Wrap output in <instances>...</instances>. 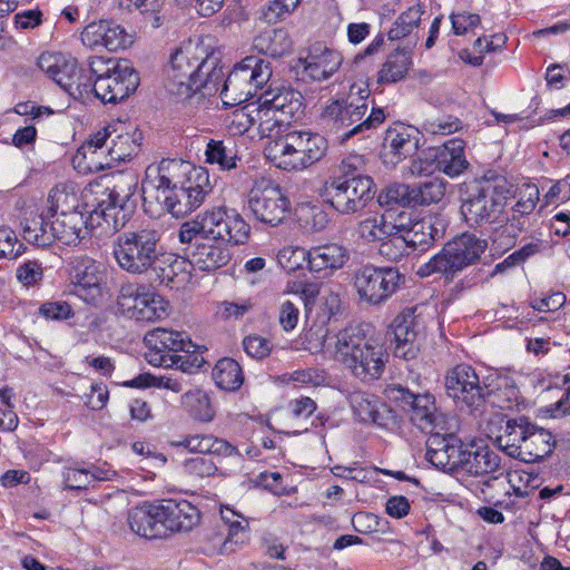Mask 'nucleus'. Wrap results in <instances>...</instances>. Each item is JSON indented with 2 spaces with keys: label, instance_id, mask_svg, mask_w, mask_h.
<instances>
[{
  "label": "nucleus",
  "instance_id": "1",
  "mask_svg": "<svg viewBox=\"0 0 570 570\" xmlns=\"http://www.w3.org/2000/svg\"><path fill=\"white\" fill-rule=\"evenodd\" d=\"M368 97L367 85L353 83L347 95L332 98L322 107L321 127L338 144H344L355 136H366L385 120L382 108L372 107L370 115L366 116Z\"/></svg>",
  "mask_w": 570,
  "mask_h": 570
},
{
  "label": "nucleus",
  "instance_id": "2",
  "mask_svg": "<svg viewBox=\"0 0 570 570\" xmlns=\"http://www.w3.org/2000/svg\"><path fill=\"white\" fill-rule=\"evenodd\" d=\"M368 324L350 325L336 335L335 357L361 381L379 380L389 354Z\"/></svg>",
  "mask_w": 570,
  "mask_h": 570
},
{
  "label": "nucleus",
  "instance_id": "3",
  "mask_svg": "<svg viewBox=\"0 0 570 570\" xmlns=\"http://www.w3.org/2000/svg\"><path fill=\"white\" fill-rule=\"evenodd\" d=\"M145 361L158 367L178 366L183 372L191 373L204 362L197 353V346L184 333L165 327L145 330Z\"/></svg>",
  "mask_w": 570,
  "mask_h": 570
},
{
  "label": "nucleus",
  "instance_id": "4",
  "mask_svg": "<svg viewBox=\"0 0 570 570\" xmlns=\"http://www.w3.org/2000/svg\"><path fill=\"white\" fill-rule=\"evenodd\" d=\"M510 196L511 186L503 177L473 181L462 198V215L470 226L495 223Z\"/></svg>",
  "mask_w": 570,
  "mask_h": 570
},
{
  "label": "nucleus",
  "instance_id": "5",
  "mask_svg": "<svg viewBox=\"0 0 570 570\" xmlns=\"http://www.w3.org/2000/svg\"><path fill=\"white\" fill-rule=\"evenodd\" d=\"M487 247L485 239L474 234L463 233L448 242L426 263L420 265L416 275L424 278L439 274L446 282H452L464 268L475 264Z\"/></svg>",
  "mask_w": 570,
  "mask_h": 570
},
{
  "label": "nucleus",
  "instance_id": "6",
  "mask_svg": "<svg viewBox=\"0 0 570 570\" xmlns=\"http://www.w3.org/2000/svg\"><path fill=\"white\" fill-rule=\"evenodd\" d=\"M327 148V139L323 135L292 130L274 141L271 153L277 167L284 170H303L320 161Z\"/></svg>",
  "mask_w": 570,
  "mask_h": 570
},
{
  "label": "nucleus",
  "instance_id": "7",
  "mask_svg": "<svg viewBox=\"0 0 570 570\" xmlns=\"http://www.w3.org/2000/svg\"><path fill=\"white\" fill-rule=\"evenodd\" d=\"M90 73L96 77V98L104 104H117L128 98L139 86V73L128 61L115 62L102 57L89 59Z\"/></svg>",
  "mask_w": 570,
  "mask_h": 570
},
{
  "label": "nucleus",
  "instance_id": "8",
  "mask_svg": "<svg viewBox=\"0 0 570 570\" xmlns=\"http://www.w3.org/2000/svg\"><path fill=\"white\" fill-rule=\"evenodd\" d=\"M203 46L191 42L176 48L164 69L163 87L175 101H185L197 94L196 78Z\"/></svg>",
  "mask_w": 570,
  "mask_h": 570
},
{
  "label": "nucleus",
  "instance_id": "9",
  "mask_svg": "<svg viewBox=\"0 0 570 570\" xmlns=\"http://www.w3.org/2000/svg\"><path fill=\"white\" fill-rule=\"evenodd\" d=\"M272 67L261 57L248 56L238 62L224 80L220 98L224 106H238L256 95L268 82Z\"/></svg>",
  "mask_w": 570,
  "mask_h": 570
},
{
  "label": "nucleus",
  "instance_id": "10",
  "mask_svg": "<svg viewBox=\"0 0 570 570\" xmlns=\"http://www.w3.org/2000/svg\"><path fill=\"white\" fill-rule=\"evenodd\" d=\"M372 177L328 178L321 196L325 203L342 216H360L375 197Z\"/></svg>",
  "mask_w": 570,
  "mask_h": 570
},
{
  "label": "nucleus",
  "instance_id": "11",
  "mask_svg": "<svg viewBox=\"0 0 570 570\" xmlns=\"http://www.w3.org/2000/svg\"><path fill=\"white\" fill-rule=\"evenodd\" d=\"M402 275L394 267L367 264L355 269L353 286L361 302L370 305L385 303L400 287Z\"/></svg>",
  "mask_w": 570,
  "mask_h": 570
},
{
  "label": "nucleus",
  "instance_id": "12",
  "mask_svg": "<svg viewBox=\"0 0 570 570\" xmlns=\"http://www.w3.org/2000/svg\"><path fill=\"white\" fill-rule=\"evenodd\" d=\"M387 394L409 411L410 421L422 432L432 434L445 430V416L439 411L432 394H415L400 384L389 386Z\"/></svg>",
  "mask_w": 570,
  "mask_h": 570
},
{
  "label": "nucleus",
  "instance_id": "13",
  "mask_svg": "<svg viewBox=\"0 0 570 570\" xmlns=\"http://www.w3.org/2000/svg\"><path fill=\"white\" fill-rule=\"evenodd\" d=\"M446 394L471 413L484 407V380L481 381L475 370L461 363L448 371L445 375Z\"/></svg>",
  "mask_w": 570,
  "mask_h": 570
},
{
  "label": "nucleus",
  "instance_id": "14",
  "mask_svg": "<svg viewBox=\"0 0 570 570\" xmlns=\"http://www.w3.org/2000/svg\"><path fill=\"white\" fill-rule=\"evenodd\" d=\"M161 233L157 229H145V283L151 287H171L177 259L160 243Z\"/></svg>",
  "mask_w": 570,
  "mask_h": 570
},
{
  "label": "nucleus",
  "instance_id": "15",
  "mask_svg": "<svg viewBox=\"0 0 570 570\" xmlns=\"http://www.w3.org/2000/svg\"><path fill=\"white\" fill-rule=\"evenodd\" d=\"M248 207L259 222L277 226L285 219L289 210V200L279 185L263 178L256 181L252 188Z\"/></svg>",
  "mask_w": 570,
  "mask_h": 570
},
{
  "label": "nucleus",
  "instance_id": "16",
  "mask_svg": "<svg viewBox=\"0 0 570 570\" xmlns=\"http://www.w3.org/2000/svg\"><path fill=\"white\" fill-rule=\"evenodd\" d=\"M212 191V184L208 171L195 176L188 183H183L171 189V196L164 195V205L155 204L154 214L165 215L169 213L173 217H184L198 208Z\"/></svg>",
  "mask_w": 570,
  "mask_h": 570
},
{
  "label": "nucleus",
  "instance_id": "17",
  "mask_svg": "<svg viewBox=\"0 0 570 570\" xmlns=\"http://www.w3.org/2000/svg\"><path fill=\"white\" fill-rule=\"evenodd\" d=\"M69 277L75 293L83 301L96 304L106 292V271L101 264L89 257L71 262Z\"/></svg>",
  "mask_w": 570,
  "mask_h": 570
},
{
  "label": "nucleus",
  "instance_id": "18",
  "mask_svg": "<svg viewBox=\"0 0 570 570\" xmlns=\"http://www.w3.org/2000/svg\"><path fill=\"white\" fill-rule=\"evenodd\" d=\"M207 173L204 167H196L189 161L178 158H167L153 163L145 168V184L155 188H174L188 183Z\"/></svg>",
  "mask_w": 570,
  "mask_h": 570
},
{
  "label": "nucleus",
  "instance_id": "19",
  "mask_svg": "<svg viewBox=\"0 0 570 570\" xmlns=\"http://www.w3.org/2000/svg\"><path fill=\"white\" fill-rule=\"evenodd\" d=\"M206 224L210 239L238 245L246 243L249 237V225L234 208L217 207L207 212Z\"/></svg>",
  "mask_w": 570,
  "mask_h": 570
},
{
  "label": "nucleus",
  "instance_id": "20",
  "mask_svg": "<svg viewBox=\"0 0 570 570\" xmlns=\"http://www.w3.org/2000/svg\"><path fill=\"white\" fill-rule=\"evenodd\" d=\"M393 334V353L403 360L415 358L419 352V338L423 333V325L412 309H404L395 316L391 324Z\"/></svg>",
  "mask_w": 570,
  "mask_h": 570
},
{
  "label": "nucleus",
  "instance_id": "21",
  "mask_svg": "<svg viewBox=\"0 0 570 570\" xmlns=\"http://www.w3.org/2000/svg\"><path fill=\"white\" fill-rule=\"evenodd\" d=\"M463 442L453 433L436 431L426 440V460L435 468L454 472L463 450Z\"/></svg>",
  "mask_w": 570,
  "mask_h": 570
},
{
  "label": "nucleus",
  "instance_id": "22",
  "mask_svg": "<svg viewBox=\"0 0 570 570\" xmlns=\"http://www.w3.org/2000/svg\"><path fill=\"white\" fill-rule=\"evenodd\" d=\"M81 41L91 49L105 48L111 52L125 49L132 42L124 28L108 20L89 23L81 32Z\"/></svg>",
  "mask_w": 570,
  "mask_h": 570
},
{
  "label": "nucleus",
  "instance_id": "23",
  "mask_svg": "<svg viewBox=\"0 0 570 570\" xmlns=\"http://www.w3.org/2000/svg\"><path fill=\"white\" fill-rule=\"evenodd\" d=\"M341 53L323 43L309 47L306 57L299 59L303 75L313 81H324L331 78L341 67Z\"/></svg>",
  "mask_w": 570,
  "mask_h": 570
},
{
  "label": "nucleus",
  "instance_id": "24",
  "mask_svg": "<svg viewBox=\"0 0 570 570\" xmlns=\"http://www.w3.org/2000/svg\"><path fill=\"white\" fill-rule=\"evenodd\" d=\"M419 148L413 130L403 125L390 127L384 132L381 157L386 165L395 166L412 156Z\"/></svg>",
  "mask_w": 570,
  "mask_h": 570
},
{
  "label": "nucleus",
  "instance_id": "25",
  "mask_svg": "<svg viewBox=\"0 0 570 570\" xmlns=\"http://www.w3.org/2000/svg\"><path fill=\"white\" fill-rule=\"evenodd\" d=\"M350 403L354 415L360 422L387 428L395 421L392 409L374 394L361 391L354 392L350 396Z\"/></svg>",
  "mask_w": 570,
  "mask_h": 570
},
{
  "label": "nucleus",
  "instance_id": "26",
  "mask_svg": "<svg viewBox=\"0 0 570 570\" xmlns=\"http://www.w3.org/2000/svg\"><path fill=\"white\" fill-rule=\"evenodd\" d=\"M403 224L405 227L404 235L409 239L410 249L412 250H425L436 239L443 237L445 232L444 223L436 217L413 220L406 213Z\"/></svg>",
  "mask_w": 570,
  "mask_h": 570
},
{
  "label": "nucleus",
  "instance_id": "27",
  "mask_svg": "<svg viewBox=\"0 0 570 570\" xmlns=\"http://www.w3.org/2000/svg\"><path fill=\"white\" fill-rule=\"evenodd\" d=\"M520 391L512 376L491 374L484 379V405L512 409L519 404Z\"/></svg>",
  "mask_w": 570,
  "mask_h": 570
},
{
  "label": "nucleus",
  "instance_id": "28",
  "mask_svg": "<svg viewBox=\"0 0 570 570\" xmlns=\"http://www.w3.org/2000/svg\"><path fill=\"white\" fill-rule=\"evenodd\" d=\"M499 464L500 458L488 446L464 443L455 471H462L470 475H481L494 472Z\"/></svg>",
  "mask_w": 570,
  "mask_h": 570
},
{
  "label": "nucleus",
  "instance_id": "29",
  "mask_svg": "<svg viewBox=\"0 0 570 570\" xmlns=\"http://www.w3.org/2000/svg\"><path fill=\"white\" fill-rule=\"evenodd\" d=\"M350 259L348 249L338 243H326L309 248L308 269L328 275L344 267Z\"/></svg>",
  "mask_w": 570,
  "mask_h": 570
},
{
  "label": "nucleus",
  "instance_id": "30",
  "mask_svg": "<svg viewBox=\"0 0 570 570\" xmlns=\"http://www.w3.org/2000/svg\"><path fill=\"white\" fill-rule=\"evenodd\" d=\"M89 226V218L85 219L83 214L76 208L71 212L62 210L51 222L53 242L58 240L68 246H76L85 238Z\"/></svg>",
  "mask_w": 570,
  "mask_h": 570
},
{
  "label": "nucleus",
  "instance_id": "31",
  "mask_svg": "<svg viewBox=\"0 0 570 570\" xmlns=\"http://www.w3.org/2000/svg\"><path fill=\"white\" fill-rule=\"evenodd\" d=\"M289 122L303 114V96L292 87L268 88L259 98Z\"/></svg>",
  "mask_w": 570,
  "mask_h": 570
},
{
  "label": "nucleus",
  "instance_id": "32",
  "mask_svg": "<svg viewBox=\"0 0 570 570\" xmlns=\"http://www.w3.org/2000/svg\"><path fill=\"white\" fill-rule=\"evenodd\" d=\"M38 67L65 91L68 83L79 71L76 59L60 52H43L39 56Z\"/></svg>",
  "mask_w": 570,
  "mask_h": 570
},
{
  "label": "nucleus",
  "instance_id": "33",
  "mask_svg": "<svg viewBox=\"0 0 570 570\" xmlns=\"http://www.w3.org/2000/svg\"><path fill=\"white\" fill-rule=\"evenodd\" d=\"M169 500L145 502V540L166 539L173 533Z\"/></svg>",
  "mask_w": 570,
  "mask_h": 570
},
{
  "label": "nucleus",
  "instance_id": "34",
  "mask_svg": "<svg viewBox=\"0 0 570 570\" xmlns=\"http://www.w3.org/2000/svg\"><path fill=\"white\" fill-rule=\"evenodd\" d=\"M434 164L439 171L449 177H456L468 167L464 156V142L461 139H450L434 150Z\"/></svg>",
  "mask_w": 570,
  "mask_h": 570
},
{
  "label": "nucleus",
  "instance_id": "35",
  "mask_svg": "<svg viewBox=\"0 0 570 570\" xmlns=\"http://www.w3.org/2000/svg\"><path fill=\"white\" fill-rule=\"evenodd\" d=\"M224 77L225 72L223 67L219 66V58L216 55L209 53L205 57L200 55L195 83L197 87V94H200L203 97H207L213 96L218 91L220 92Z\"/></svg>",
  "mask_w": 570,
  "mask_h": 570
},
{
  "label": "nucleus",
  "instance_id": "36",
  "mask_svg": "<svg viewBox=\"0 0 570 570\" xmlns=\"http://www.w3.org/2000/svg\"><path fill=\"white\" fill-rule=\"evenodd\" d=\"M119 200L112 195V190L107 188L102 193L101 198L97 200V205L89 213V226L90 228H102L105 230H118L124 226V222H120L117 214L119 210Z\"/></svg>",
  "mask_w": 570,
  "mask_h": 570
},
{
  "label": "nucleus",
  "instance_id": "37",
  "mask_svg": "<svg viewBox=\"0 0 570 570\" xmlns=\"http://www.w3.org/2000/svg\"><path fill=\"white\" fill-rule=\"evenodd\" d=\"M396 224V215L374 214L361 219L356 224V234L366 244L380 245L382 240L391 236Z\"/></svg>",
  "mask_w": 570,
  "mask_h": 570
},
{
  "label": "nucleus",
  "instance_id": "38",
  "mask_svg": "<svg viewBox=\"0 0 570 570\" xmlns=\"http://www.w3.org/2000/svg\"><path fill=\"white\" fill-rule=\"evenodd\" d=\"M531 425L525 416L508 420L502 433L495 439L497 445L510 456L519 458Z\"/></svg>",
  "mask_w": 570,
  "mask_h": 570
},
{
  "label": "nucleus",
  "instance_id": "39",
  "mask_svg": "<svg viewBox=\"0 0 570 570\" xmlns=\"http://www.w3.org/2000/svg\"><path fill=\"white\" fill-rule=\"evenodd\" d=\"M556 445L551 432L531 425L519 458L525 462H537L548 456Z\"/></svg>",
  "mask_w": 570,
  "mask_h": 570
},
{
  "label": "nucleus",
  "instance_id": "40",
  "mask_svg": "<svg viewBox=\"0 0 570 570\" xmlns=\"http://www.w3.org/2000/svg\"><path fill=\"white\" fill-rule=\"evenodd\" d=\"M119 266L132 274H138L142 266V243L136 233L124 234L115 248Z\"/></svg>",
  "mask_w": 570,
  "mask_h": 570
},
{
  "label": "nucleus",
  "instance_id": "41",
  "mask_svg": "<svg viewBox=\"0 0 570 570\" xmlns=\"http://www.w3.org/2000/svg\"><path fill=\"white\" fill-rule=\"evenodd\" d=\"M141 138V134H138V137L130 140L129 136H118L117 141H112V145L108 147L106 156L108 157L107 161H96L94 164H87L83 168V171H100L107 167L111 166V163H121L128 161L131 159L132 155H137L140 150V145L136 141Z\"/></svg>",
  "mask_w": 570,
  "mask_h": 570
},
{
  "label": "nucleus",
  "instance_id": "42",
  "mask_svg": "<svg viewBox=\"0 0 570 570\" xmlns=\"http://www.w3.org/2000/svg\"><path fill=\"white\" fill-rule=\"evenodd\" d=\"M229 259L230 255L227 249L216 244L202 243L190 254L189 263L195 268L212 272L225 266Z\"/></svg>",
  "mask_w": 570,
  "mask_h": 570
},
{
  "label": "nucleus",
  "instance_id": "43",
  "mask_svg": "<svg viewBox=\"0 0 570 570\" xmlns=\"http://www.w3.org/2000/svg\"><path fill=\"white\" fill-rule=\"evenodd\" d=\"M253 46L258 52L277 58L289 52L292 40L283 28L266 29L254 38Z\"/></svg>",
  "mask_w": 570,
  "mask_h": 570
},
{
  "label": "nucleus",
  "instance_id": "44",
  "mask_svg": "<svg viewBox=\"0 0 570 570\" xmlns=\"http://www.w3.org/2000/svg\"><path fill=\"white\" fill-rule=\"evenodd\" d=\"M404 218H406V213L400 212L396 215V228L391 232V236H387V238L382 240L377 246L379 253L392 262L400 261L409 253L407 249H410L409 239L404 235Z\"/></svg>",
  "mask_w": 570,
  "mask_h": 570
},
{
  "label": "nucleus",
  "instance_id": "45",
  "mask_svg": "<svg viewBox=\"0 0 570 570\" xmlns=\"http://www.w3.org/2000/svg\"><path fill=\"white\" fill-rule=\"evenodd\" d=\"M412 65L411 51L397 48L390 53L377 73L379 83H395L405 78Z\"/></svg>",
  "mask_w": 570,
  "mask_h": 570
},
{
  "label": "nucleus",
  "instance_id": "46",
  "mask_svg": "<svg viewBox=\"0 0 570 570\" xmlns=\"http://www.w3.org/2000/svg\"><path fill=\"white\" fill-rule=\"evenodd\" d=\"M254 130L261 137L277 136L281 128L289 124L262 100L259 104H254Z\"/></svg>",
  "mask_w": 570,
  "mask_h": 570
},
{
  "label": "nucleus",
  "instance_id": "47",
  "mask_svg": "<svg viewBox=\"0 0 570 570\" xmlns=\"http://www.w3.org/2000/svg\"><path fill=\"white\" fill-rule=\"evenodd\" d=\"M212 375L216 385L225 391H237L244 383L240 365L230 357L218 360Z\"/></svg>",
  "mask_w": 570,
  "mask_h": 570
},
{
  "label": "nucleus",
  "instance_id": "48",
  "mask_svg": "<svg viewBox=\"0 0 570 570\" xmlns=\"http://www.w3.org/2000/svg\"><path fill=\"white\" fill-rule=\"evenodd\" d=\"M115 132L111 126H106L96 132L91 134L83 145L77 150L73 157L75 166L80 167L82 170L87 164H94L95 156L101 150V154H106L102 149L106 146L111 134Z\"/></svg>",
  "mask_w": 570,
  "mask_h": 570
},
{
  "label": "nucleus",
  "instance_id": "49",
  "mask_svg": "<svg viewBox=\"0 0 570 570\" xmlns=\"http://www.w3.org/2000/svg\"><path fill=\"white\" fill-rule=\"evenodd\" d=\"M168 507L173 532L190 531L200 521L199 510L188 501L169 500Z\"/></svg>",
  "mask_w": 570,
  "mask_h": 570
},
{
  "label": "nucleus",
  "instance_id": "50",
  "mask_svg": "<svg viewBox=\"0 0 570 570\" xmlns=\"http://www.w3.org/2000/svg\"><path fill=\"white\" fill-rule=\"evenodd\" d=\"M49 215L41 213L32 218H26L23 224V238L38 247H46L53 243V233L51 224L48 225L46 218Z\"/></svg>",
  "mask_w": 570,
  "mask_h": 570
},
{
  "label": "nucleus",
  "instance_id": "51",
  "mask_svg": "<svg viewBox=\"0 0 570 570\" xmlns=\"http://www.w3.org/2000/svg\"><path fill=\"white\" fill-rule=\"evenodd\" d=\"M118 308L129 318L140 320L142 314L141 286L137 283H126L121 286L118 296Z\"/></svg>",
  "mask_w": 570,
  "mask_h": 570
},
{
  "label": "nucleus",
  "instance_id": "52",
  "mask_svg": "<svg viewBox=\"0 0 570 570\" xmlns=\"http://www.w3.org/2000/svg\"><path fill=\"white\" fill-rule=\"evenodd\" d=\"M444 195L445 183L440 178H431L417 185H412L413 207L439 203Z\"/></svg>",
  "mask_w": 570,
  "mask_h": 570
},
{
  "label": "nucleus",
  "instance_id": "53",
  "mask_svg": "<svg viewBox=\"0 0 570 570\" xmlns=\"http://www.w3.org/2000/svg\"><path fill=\"white\" fill-rule=\"evenodd\" d=\"M423 13L422 4L417 3L410 7L396 18L393 27L387 32V38L391 41H395L410 36L412 31L419 27Z\"/></svg>",
  "mask_w": 570,
  "mask_h": 570
},
{
  "label": "nucleus",
  "instance_id": "54",
  "mask_svg": "<svg viewBox=\"0 0 570 570\" xmlns=\"http://www.w3.org/2000/svg\"><path fill=\"white\" fill-rule=\"evenodd\" d=\"M183 403L195 420L210 422L214 419L215 411L206 392L202 390L189 391L184 394Z\"/></svg>",
  "mask_w": 570,
  "mask_h": 570
},
{
  "label": "nucleus",
  "instance_id": "55",
  "mask_svg": "<svg viewBox=\"0 0 570 570\" xmlns=\"http://www.w3.org/2000/svg\"><path fill=\"white\" fill-rule=\"evenodd\" d=\"M254 104H247L226 115L224 124L229 135L242 136L249 130H254Z\"/></svg>",
  "mask_w": 570,
  "mask_h": 570
},
{
  "label": "nucleus",
  "instance_id": "56",
  "mask_svg": "<svg viewBox=\"0 0 570 570\" xmlns=\"http://www.w3.org/2000/svg\"><path fill=\"white\" fill-rule=\"evenodd\" d=\"M206 161L217 164L224 170H230L237 167V155L232 146H227L223 140L210 139L207 142Z\"/></svg>",
  "mask_w": 570,
  "mask_h": 570
},
{
  "label": "nucleus",
  "instance_id": "57",
  "mask_svg": "<svg viewBox=\"0 0 570 570\" xmlns=\"http://www.w3.org/2000/svg\"><path fill=\"white\" fill-rule=\"evenodd\" d=\"M381 207L393 208L395 206L413 207L412 186L406 184H392L383 188L377 195Z\"/></svg>",
  "mask_w": 570,
  "mask_h": 570
},
{
  "label": "nucleus",
  "instance_id": "58",
  "mask_svg": "<svg viewBox=\"0 0 570 570\" xmlns=\"http://www.w3.org/2000/svg\"><path fill=\"white\" fill-rule=\"evenodd\" d=\"M138 186V177L135 175H122L118 181L114 185L112 195L119 200V210L124 212L122 219L127 216V213H131L136 207V202L131 200Z\"/></svg>",
  "mask_w": 570,
  "mask_h": 570
},
{
  "label": "nucleus",
  "instance_id": "59",
  "mask_svg": "<svg viewBox=\"0 0 570 570\" xmlns=\"http://www.w3.org/2000/svg\"><path fill=\"white\" fill-rule=\"evenodd\" d=\"M151 288V286L148 284ZM164 287L149 292L145 289V323L165 320L169 315V303L160 294Z\"/></svg>",
  "mask_w": 570,
  "mask_h": 570
},
{
  "label": "nucleus",
  "instance_id": "60",
  "mask_svg": "<svg viewBox=\"0 0 570 570\" xmlns=\"http://www.w3.org/2000/svg\"><path fill=\"white\" fill-rule=\"evenodd\" d=\"M66 92L75 100L86 104L90 101L92 97L96 98V80L92 81V77L80 68L76 77L68 83Z\"/></svg>",
  "mask_w": 570,
  "mask_h": 570
},
{
  "label": "nucleus",
  "instance_id": "61",
  "mask_svg": "<svg viewBox=\"0 0 570 570\" xmlns=\"http://www.w3.org/2000/svg\"><path fill=\"white\" fill-rule=\"evenodd\" d=\"M278 264L288 273L304 266L308 267L309 249L299 246H285L277 254Z\"/></svg>",
  "mask_w": 570,
  "mask_h": 570
},
{
  "label": "nucleus",
  "instance_id": "62",
  "mask_svg": "<svg viewBox=\"0 0 570 570\" xmlns=\"http://www.w3.org/2000/svg\"><path fill=\"white\" fill-rule=\"evenodd\" d=\"M539 200V189L535 185H524L519 193V199L511 208V214L515 216H528L531 217L537 203Z\"/></svg>",
  "mask_w": 570,
  "mask_h": 570
},
{
  "label": "nucleus",
  "instance_id": "63",
  "mask_svg": "<svg viewBox=\"0 0 570 570\" xmlns=\"http://www.w3.org/2000/svg\"><path fill=\"white\" fill-rule=\"evenodd\" d=\"M248 522L246 520L232 521L228 528V534L223 543L224 552H234L237 547H240L248 539Z\"/></svg>",
  "mask_w": 570,
  "mask_h": 570
},
{
  "label": "nucleus",
  "instance_id": "64",
  "mask_svg": "<svg viewBox=\"0 0 570 570\" xmlns=\"http://www.w3.org/2000/svg\"><path fill=\"white\" fill-rule=\"evenodd\" d=\"M23 250V244L19 243L16 233L9 227H0V258L13 259Z\"/></svg>",
  "mask_w": 570,
  "mask_h": 570
}]
</instances>
